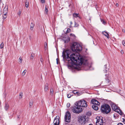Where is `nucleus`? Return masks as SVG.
I'll list each match as a JSON object with an SVG mask.
<instances>
[{
  "instance_id": "obj_1",
  "label": "nucleus",
  "mask_w": 125,
  "mask_h": 125,
  "mask_svg": "<svg viewBox=\"0 0 125 125\" xmlns=\"http://www.w3.org/2000/svg\"><path fill=\"white\" fill-rule=\"evenodd\" d=\"M68 50H64L62 52V56L63 59L65 58L67 56L66 60L68 61L69 63L76 65H81L83 62V59L79 55V53L71 54Z\"/></svg>"
},
{
  "instance_id": "obj_2",
  "label": "nucleus",
  "mask_w": 125,
  "mask_h": 125,
  "mask_svg": "<svg viewBox=\"0 0 125 125\" xmlns=\"http://www.w3.org/2000/svg\"><path fill=\"white\" fill-rule=\"evenodd\" d=\"M75 106L73 109V112L74 113H79L82 111L83 109L82 107H86L87 106V102L84 100H82L76 102L75 103Z\"/></svg>"
},
{
  "instance_id": "obj_3",
  "label": "nucleus",
  "mask_w": 125,
  "mask_h": 125,
  "mask_svg": "<svg viewBox=\"0 0 125 125\" xmlns=\"http://www.w3.org/2000/svg\"><path fill=\"white\" fill-rule=\"evenodd\" d=\"M72 51L75 52H80L82 49V47L80 45L76 42L73 43L71 46Z\"/></svg>"
},
{
  "instance_id": "obj_4",
  "label": "nucleus",
  "mask_w": 125,
  "mask_h": 125,
  "mask_svg": "<svg viewBox=\"0 0 125 125\" xmlns=\"http://www.w3.org/2000/svg\"><path fill=\"white\" fill-rule=\"evenodd\" d=\"M110 106L107 104H105L101 106V111L103 113L107 114L111 111Z\"/></svg>"
},
{
  "instance_id": "obj_5",
  "label": "nucleus",
  "mask_w": 125,
  "mask_h": 125,
  "mask_svg": "<svg viewBox=\"0 0 125 125\" xmlns=\"http://www.w3.org/2000/svg\"><path fill=\"white\" fill-rule=\"evenodd\" d=\"M71 116L70 113L69 111L66 112L64 117L65 121L67 123L70 122L71 120Z\"/></svg>"
},
{
  "instance_id": "obj_6",
  "label": "nucleus",
  "mask_w": 125,
  "mask_h": 125,
  "mask_svg": "<svg viewBox=\"0 0 125 125\" xmlns=\"http://www.w3.org/2000/svg\"><path fill=\"white\" fill-rule=\"evenodd\" d=\"M97 120L96 123V125H104V124L102 117L97 116L96 118Z\"/></svg>"
},
{
  "instance_id": "obj_7",
  "label": "nucleus",
  "mask_w": 125,
  "mask_h": 125,
  "mask_svg": "<svg viewBox=\"0 0 125 125\" xmlns=\"http://www.w3.org/2000/svg\"><path fill=\"white\" fill-rule=\"evenodd\" d=\"M79 121L81 124H84L86 123L87 120L84 116H82L79 119Z\"/></svg>"
},
{
  "instance_id": "obj_8",
  "label": "nucleus",
  "mask_w": 125,
  "mask_h": 125,
  "mask_svg": "<svg viewBox=\"0 0 125 125\" xmlns=\"http://www.w3.org/2000/svg\"><path fill=\"white\" fill-rule=\"evenodd\" d=\"M111 105L113 110L115 112H118L119 108L114 103H112L111 104Z\"/></svg>"
},
{
  "instance_id": "obj_9",
  "label": "nucleus",
  "mask_w": 125,
  "mask_h": 125,
  "mask_svg": "<svg viewBox=\"0 0 125 125\" xmlns=\"http://www.w3.org/2000/svg\"><path fill=\"white\" fill-rule=\"evenodd\" d=\"M91 102L93 105H98L100 104L99 102L95 99H92L91 101Z\"/></svg>"
},
{
  "instance_id": "obj_10",
  "label": "nucleus",
  "mask_w": 125,
  "mask_h": 125,
  "mask_svg": "<svg viewBox=\"0 0 125 125\" xmlns=\"http://www.w3.org/2000/svg\"><path fill=\"white\" fill-rule=\"evenodd\" d=\"M8 7L7 5H6L3 9V12H6L8 13Z\"/></svg>"
},
{
  "instance_id": "obj_11",
  "label": "nucleus",
  "mask_w": 125,
  "mask_h": 125,
  "mask_svg": "<svg viewBox=\"0 0 125 125\" xmlns=\"http://www.w3.org/2000/svg\"><path fill=\"white\" fill-rule=\"evenodd\" d=\"M103 34L104 35H105V36L107 37L108 38H109V35L108 34L107 32H105L104 31H103L102 32Z\"/></svg>"
},
{
  "instance_id": "obj_12",
  "label": "nucleus",
  "mask_w": 125,
  "mask_h": 125,
  "mask_svg": "<svg viewBox=\"0 0 125 125\" xmlns=\"http://www.w3.org/2000/svg\"><path fill=\"white\" fill-rule=\"evenodd\" d=\"M92 107L93 109L95 110H97L98 109V107L96 105H92Z\"/></svg>"
},
{
  "instance_id": "obj_13",
  "label": "nucleus",
  "mask_w": 125,
  "mask_h": 125,
  "mask_svg": "<svg viewBox=\"0 0 125 125\" xmlns=\"http://www.w3.org/2000/svg\"><path fill=\"white\" fill-rule=\"evenodd\" d=\"M48 84L47 83H46L45 85L44 88V91L45 92H46L48 89Z\"/></svg>"
},
{
  "instance_id": "obj_14",
  "label": "nucleus",
  "mask_w": 125,
  "mask_h": 125,
  "mask_svg": "<svg viewBox=\"0 0 125 125\" xmlns=\"http://www.w3.org/2000/svg\"><path fill=\"white\" fill-rule=\"evenodd\" d=\"M34 24H33L32 22H31L30 24V29L31 30H32L33 29Z\"/></svg>"
},
{
  "instance_id": "obj_15",
  "label": "nucleus",
  "mask_w": 125,
  "mask_h": 125,
  "mask_svg": "<svg viewBox=\"0 0 125 125\" xmlns=\"http://www.w3.org/2000/svg\"><path fill=\"white\" fill-rule=\"evenodd\" d=\"M9 107V105L8 104H6L4 107L5 109L7 111L8 110Z\"/></svg>"
},
{
  "instance_id": "obj_16",
  "label": "nucleus",
  "mask_w": 125,
  "mask_h": 125,
  "mask_svg": "<svg viewBox=\"0 0 125 125\" xmlns=\"http://www.w3.org/2000/svg\"><path fill=\"white\" fill-rule=\"evenodd\" d=\"M53 89L52 88H51L50 89V94L51 95H53Z\"/></svg>"
},
{
  "instance_id": "obj_17",
  "label": "nucleus",
  "mask_w": 125,
  "mask_h": 125,
  "mask_svg": "<svg viewBox=\"0 0 125 125\" xmlns=\"http://www.w3.org/2000/svg\"><path fill=\"white\" fill-rule=\"evenodd\" d=\"M25 6L26 8H28L29 7V2L27 0H26L25 2Z\"/></svg>"
},
{
  "instance_id": "obj_18",
  "label": "nucleus",
  "mask_w": 125,
  "mask_h": 125,
  "mask_svg": "<svg viewBox=\"0 0 125 125\" xmlns=\"http://www.w3.org/2000/svg\"><path fill=\"white\" fill-rule=\"evenodd\" d=\"M34 54L33 53H32L30 57V59L31 60H32L33 58L34 57Z\"/></svg>"
},
{
  "instance_id": "obj_19",
  "label": "nucleus",
  "mask_w": 125,
  "mask_h": 125,
  "mask_svg": "<svg viewBox=\"0 0 125 125\" xmlns=\"http://www.w3.org/2000/svg\"><path fill=\"white\" fill-rule=\"evenodd\" d=\"M4 47V44L3 42H2L0 45V49H3Z\"/></svg>"
},
{
  "instance_id": "obj_20",
  "label": "nucleus",
  "mask_w": 125,
  "mask_h": 125,
  "mask_svg": "<svg viewBox=\"0 0 125 125\" xmlns=\"http://www.w3.org/2000/svg\"><path fill=\"white\" fill-rule=\"evenodd\" d=\"M19 63H21L22 62V59L21 58V57H20L19 59Z\"/></svg>"
},
{
  "instance_id": "obj_21",
  "label": "nucleus",
  "mask_w": 125,
  "mask_h": 125,
  "mask_svg": "<svg viewBox=\"0 0 125 125\" xmlns=\"http://www.w3.org/2000/svg\"><path fill=\"white\" fill-rule=\"evenodd\" d=\"M73 15L74 17L76 18L78 17V14L76 13H74L73 14Z\"/></svg>"
},
{
  "instance_id": "obj_22",
  "label": "nucleus",
  "mask_w": 125,
  "mask_h": 125,
  "mask_svg": "<svg viewBox=\"0 0 125 125\" xmlns=\"http://www.w3.org/2000/svg\"><path fill=\"white\" fill-rule=\"evenodd\" d=\"M117 112L118 113L121 115H122L123 114L122 112L119 109L118 110V112Z\"/></svg>"
},
{
  "instance_id": "obj_23",
  "label": "nucleus",
  "mask_w": 125,
  "mask_h": 125,
  "mask_svg": "<svg viewBox=\"0 0 125 125\" xmlns=\"http://www.w3.org/2000/svg\"><path fill=\"white\" fill-rule=\"evenodd\" d=\"M33 102L32 101H30L29 103V106L30 107H31V106L33 105Z\"/></svg>"
},
{
  "instance_id": "obj_24",
  "label": "nucleus",
  "mask_w": 125,
  "mask_h": 125,
  "mask_svg": "<svg viewBox=\"0 0 125 125\" xmlns=\"http://www.w3.org/2000/svg\"><path fill=\"white\" fill-rule=\"evenodd\" d=\"M27 70H24L22 73V75L23 76L25 74Z\"/></svg>"
},
{
  "instance_id": "obj_25",
  "label": "nucleus",
  "mask_w": 125,
  "mask_h": 125,
  "mask_svg": "<svg viewBox=\"0 0 125 125\" xmlns=\"http://www.w3.org/2000/svg\"><path fill=\"white\" fill-rule=\"evenodd\" d=\"M47 48V43L45 42L44 45V48L45 50H46Z\"/></svg>"
},
{
  "instance_id": "obj_26",
  "label": "nucleus",
  "mask_w": 125,
  "mask_h": 125,
  "mask_svg": "<svg viewBox=\"0 0 125 125\" xmlns=\"http://www.w3.org/2000/svg\"><path fill=\"white\" fill-rule=\"evenodd\" d=\"M1 0H0V10H1V8L2 7L3 5V4H1Z\"/></svg>"
},
{
  "instance_id": "obj_27",
  "label": "nucleus",
  "mask_w": 125,
  "mask_h": 125,
  "mask_svg": "<svg viewBox=\"0 0 125 125\" xmlns=\"http://www.w3.org/2000/svg\"><path fill=\"white\" fill-rule=\"evenodd\" d=\"M20 97L19 98L21 99V98L23 96V93H21L19 94Z\"/></svg>"
},
{
  "instance_id": "obj_28",
  "label": "nucleus",
  "mask_w": 125,
  "mask_h": 125,
  "mask_svg": "<svg viewBox=\"0 0 125 125\" xmlns=\"http://www.w3.org/2000/svg\"><path fill=\"white\" fill-rule=\"evenodd\" d=\"M21 11L20 10H19V11L18 12V15H19V16H20V15L21 14Z\"/></svg>"
},
{
  "instance_id": "obj_29",
  "label": "nucleus",
  "mask_w": 125,
  "mask_h": 125,
  "mask_svg": "<svg viewBox=\"0 0 125 125\" xmlns=\"http://www.w3.org/2000/svg\"><path fill=\"white\" fill-rule=\"evenodd\" d=\"M71 31V30L69 28H68L67 29V31H66V33H68L69 32H70Z\"/></svg>"
},
{
  "instance_id": "obj_30",
  "label": "nucleus",
  "mask_w": 125,
  "mask_h": 125,
  "mask_svg": "<svg viewBox=\"0 0 125 125\" xmlns=\"http://www.w3.org/2000/svg\"><path fill=\"white\" fill-rule=\"evenodd\" d=\"M101 22H102L103 24H105L106 22L105 21H104V20L102 19H101Z\"/></svg>"
},
{
  "instance_id": "obj_31",
  "label": "nucleus",
  "mask_w": 125,
  "mask_h": 125,
  "mask_svg": "<svg viewBox=\"0 0 125 125\" xmlns=\"http://www.w3.org/2000/svg\"><path fill=\"white\" fill-rule=\"evenodd\" d=\"M71 96V95L70 94H69L67 95V97L68 98H70Z\"/></svg>"
},
{
  "instance_id": "obj_32",
  "label": "nucleus",
  "mask_w": 125,
  "mask_h": 125,
  "mask_svg": "<svg viewBox=\"0 0 125 125\" xmlns=\"http://www.w3.org/2000/svg\"><path fill=\"white\" fill-rule=\"evenodd\" d=\"M79 26V25L76 22H75V25L74 27H77Z\"/></svg>"
},
{
  "instance_id": "obj_33",
  "label": "nucleus",
  "mask_w": 125,
  "mask_h": 125,
  "mask_svg": "<svg viewBox=\"0 0 125 125\" xmlns=\"http://www.w3.org/2000/svg\"><path fill=\"white\" fill-rule=\"evenodd\" d=\"M70 103H68L67 104V105H66L67 107H69L70 106Z\"/></svg>"
},
{
  "instance_id": "obj_34",
  "label": "nucleus",
  "mask_w": 125,
  "mask_h": 125,
  "mask_svg": "<svg viewBox=\"0 0 125 125\" xmlns=\"http://www.w3.org/2000/svg\"><path fill=\"white\" fill-rule=\"evenodd\" d=\"M87 115L88 116L90 115H91V112H87Z\"/></svg>"
},
{
  "instance_id": "obj_35",
  "label": "nucleus",
  "mask_w": 125,
  "mask_h": 125,
  "mask_svg": "<svg viewBox=\"0 0 125 125\" xmlns=\"http://www.w3.org/2000/svg\"><path fill=\"white\" fill-rule=\"evenodd\" d=\"M73 92L74 94H77V93H78V92H77V91H73Z\"/></svg>"
},
{
  "instance_id": "obj_36",
  "label": "nucleus",
  "mask_w": 125,
  "mask_h": 125,
  "mask_svg": "<svg viewBox=\"0 0 125 125\" xmlns=\"http://www.w3.org/2000/svg\"><path fill=\"white\" fill-rule=\"evenodd\" d=\"M41 2L42 3H43L45 2V0H41Z\"/></svg>"
},
{
  "instance_id": "obj_37",
  "label": "nucleus",
  "mask_w": 125,
  "mask_h": 125,
  "mask_svg": "<svg viewBox=\"0 0 125 125\" xmlns=\"http://www.w3.org/2000/svg\"><path fill=\"white\" fill-rule=\"evenodd\" d=\"M6 17H7L6 15H5V16L3 15V19H4L6 18Z\"/></svg>"
},
{
  "instance_id": "obj_38",
  "label": "nucleus",
  "mask_w": 125,
  "mask_h": 125,
  "mask_svg": "<svg viewBox=\"0 0 125 125\" xmlns=\"http://www.w3.org/2000/svg\"><path fill=\"white\" fill-rule=\"evenodd\" d=\"M68 67L69 69H71L72 67V66L69 65H68Z\"/></svg>"
},
{
  "instance_id": "obj_39",
  "label": "nucleus",
  "mask_w": 125,
  "mask_h": 125,
  "mask_svg": "<svg viewBox=\"0 0 125 125\" xmlns=\"http://www.w3.org/2000/svg\"><path fill=\"white\" fill-rule=\"evenodd\" d=\"M122 44L123 45L125 46V41H123Z\"/></svg>"
},
{
  "instance_id": "obj_40",
  "label": "nucleus",
  "mask_w": 125,
  "mask_h": 125,
  "mask_svg": "<svg viewBox=\"0 0 125 125\" xmlns=\"http://www.w3.org/2000/svg\"><path fill=\"white\" fill-rule=\"evenodd\" d=\"M106 82H107L108 83H109L110 81L108 79H107L106 80Z\"/></svg>"
},
{
  "instance_id": "obj_41",
  "label": "nucleus",
  "mask_w": 125,
  "mask_h": 125,
  "mask_svg": "<svg viewBox=\"0 0 125 125\" xmlns=\"http://www.w3.org/2000/svg\"><path fill=\"white\" fill-rule=\"evenodd\" d=\"M45 11L46 13L48 11V10L46 7H45Z\"/></svg>"
},
{
  "instance_id": "obj_42",
  "label": "nucleus",
  "mask_w": 125,
  "mask_h": 125,
  "mask_svg": "<svg viewBox=\"0 0 125 125\" xmlns=\"http://www.w3.org/2000/svg\"><path fill=\"white\" fill-rule=\"evenodd\" d=\"M7 13L6 12H3V13L4 14L3 15L5 16V15H6V14Z\"/></svg>"
},
{
  "instance_id": "obj_43",
  "label": "nucleus",
  "mask_w": 125,
  "mask_h": 125,
  "mask_svg": "<svg viewBox=\"0 0 125 125\" xmlns=\"http://www.w3.org/2000/svg\"><path fill=\"white\" fill-rule=\"evenodd\" d=\"M40 61L42 63L43 62V59L42 58H40Z\"/></svg>"
},
{
  "instance_id": "obj_44",
  "label": "nucleus",
  "mask_w": 125,
  "mask_h": 125,
  "mask_svg": "<svg viewBox=\"0 0 125 125\" xmlns=\"http://www.w3.org/2000/svg\"><path fill=\"white\" fill-rule=\"evenodd\" d=\"M70 35L71 36H74V37L75 36V35L74 34H72V33L70 34Z\"/></svg>"
},
{
  "instance_id": "obj_45",
  "label": "nucleus",
  "mask_w": 125,
  "mask_h": 125,
  "mask_svg": "<svg viewBox=\"0 0 125 125\" xmlns=\"http://www.w3.org/2000/svg\"><path fill=\"white\" fill-rule=\"evenodd\" d=\"M117 125H123V124L121 123H120L118 124Z\"/></svg>"
},
{
  "instance_id": "obj_46",
  "label": "nucleus",
  "mask_w": 125,
  "mask_h": 125,
  "mask_svg": "<svg viewBox=\"0 0 125 125\" xmlns=\"http://www.w3.org/2000/svg\"><path fill=\"white\" fill-rule=\"evenodd\" d=\"M20 117V115L18 116L17 119H18V120H19Z\"/></svg>"
},
{
  "instance_id": "obj_47",
  "label": "nucleus",
  "mask_w": 125,
  "mask_h": 125,
  "mask_svg": "<svg viewBox=\"0 0 125 125\" xmlns=\"http://www.w3.org/2000/svg\"><path fill=\"white\" fill-rule=\"evenodd\" d=\"M115 6L116 7H118V4L117 3H116L115 5Z\"/></svg>"
},
{
  "instance_id": "obj_48",
  "label": "nucleus",
  "mask_w": 125,
  "mask_h": 125,
  "mask_svg": "<svg viewBox=\"0 0 125 125\" xmlns=\"http://www.w3.org/2000/svg\"><path fill=\"white\" fill-rule=\"evenodd\" d=\"M122 31L123 32H125V30L124 29L122 30Z\"/></svg>"
},
{
  "instance_id": "obj_49",
  "label": "nucleus",
  "mask_w": 125,
  "mask_h": 125,
  "mask_svg": "<svg viewBox=\"0 0 125 125\" xmlns=\"http://www.w3.org/2000/svg\"><path fill=\"white\" fill-rule=\"evenodd\" d=\"M121 53H123H123H124V52H123V51H121Z\"/></svg>"
},
{
  "instance_id": "obj_50",
  "label": "nucleus",
  "mask_w": 125,
  "mask_h": 125,
  "mask_svg": "<svg viewBox=\"0 0 125 125\" xmlns=\"http://www.w3.org/2000/svg\"><path fill=\"white\" fill-rule=\"evenodd\" d=\"M108 71L107 70H105V73H107V72Z\"/></svg>"
},
{
  "instance_id": "obj_51",
  "label": "nucleus",
  "mask_w": 125,
  "mask_h": 125,
  "mask_svg": "<svg viewBox=\"0 0 125 125\" xmlns=\"http://www.w3.org/2000/svg\"><path fill=\"white\" fill-rule=\"evenodd\" d=\"M73 23H72V22H70V24H72Z\"/></svg>"
},
{
  "instance_id": "obj_52",
  "label": "nucleus",
  "mask_w": 125,
  "mask_h": 125,
  "mask_svg": "<svg viewBox=\"0 0 125 125\" xmlns=\"http://www.w3.org/2000/svg\"><path fill=\"white\" fill-rule=\"evenodd\" d=\"M56 60H57V63L58 64V62H57V61H58V59L57 58L56 59Z\"/></svg>"
},
{
  "instance_id": "obj_53",
  "label": "nucleus",
  "mask_w": 125,
  "mask_h": 125,
  "mask_svg": "<svg viewBox=\"0 0 125 125\" xmlns=\"http://www.w3.org/2000/svg\"><path fill=\"white\" fill-rule=\"evenodd\" d=\"M124 124H125V121H124Z\"/></svg>"
},
{
  "instance_id": "obj_54",
  "label": "nucleus",
  "mask_w": 125,
  "mask_h": 125,
  "mask_svg": "<svg viewBox=\"0 0 125 125\" xmlns=\"http://www.w3.org/2000/svg\"><path fill=\"white\" fill-rule=\"evenodd\" d=\"M104 66H105V67L106 66V65H105Z\"/></svg>"
},
{
  "instance_id": "obj_55",
  "label": "nucleus",
  "mask_w": 125,
  "mask_h": 125,
  "mask_svg": "<svg viewBox=\"0 0 125 125\" xmlns=\"http://www.w3.org/2000/svg\"><path fill=\"white\" fill-rule=\"evenodd\" d=\"M89 125H93L90 124H89Z\"/></svg>"
},
{
  "instance_id": "obj_56",
  "label": "nucleus",
  "mask_w": 125,
  "mask_h": 125,
  "mask_svg": "<svg viewBox=\"0 0 125 125\" xmlns=\"http://www.w3.org/2000/svg\"><path fill=\"white\" fill-rule=\"evenodd\" d=\"M70 5H69V6H70Z\"/></svg>"
},
{
  "instance_id": "obj_57",
  "label": "nucleus",
  "mask_w": 125,
  "mask_h": 125,
  "mask_svg": "<svg viewBox=\"0 0 125 125\" xmlns=\"http://www.w3.org/2000/svg\"><path fill=\"white\" fill-rule=\"evenodd\" d=\"M89 20H91L90 19H89Z\"/></svg>"
},
{
  "instance_id": "obj_58",
  "label": "nucleus",
  "mask_w": 125,
  "mask_h": 125,
  "mask_svg": "<svg viewBox=\"0 0 125 125\" xmlns=\"http://www.w3.org/2000/svg\"><path fill=\"white\" fill-rule=\"evenodd\" d=\"M105 76L106 75V74H105Z\"/></svg>"
}]
</instances>
